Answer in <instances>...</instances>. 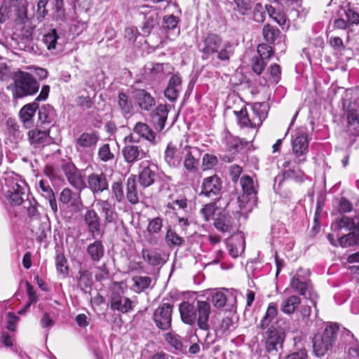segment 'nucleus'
I'll list each match as a JSON object with an SVG mask.
<instances>
[{
	"label": "nucleus",
	"mask_w": 359,
	"mask_h": 359,
	"mask_svg": "<svg viewBox=\"0 0 359 359\" xmlns=\"http://www.w3.org/2000/svg\"><path fill=\"white\" fill-rule=\"evenodd\" d=\"M339 11H343L350 26L359 24V14L351 6V4H348L345 7H341Z\"/></svg>",
	"instance_id": "47"
},
{
	"label": "nucleus",
	"mask_w": 359,
	"mask_h": 359,
	"mask_svg": "<svg viewBox=\"0 0 359 359\" xmlns=\"http://www.w3.org/2000/svg\"><path fill=\"white\" fill-rule=\"evenodd\" d=\"M29 142L34 147H39L50 143L49 131L34 129L28 132Z\"/></svg>",
	"instance_id": "32"
},
{
	"label": "nucleus",
	"mask_w": 359,
	"mask_h": 359,
	"mask_svg": "<svg viewBox=\"0 0 359 359\" xmlns=\"http://www.w3.org/2000/svg\"><path fill=\"white\" fill-rule=\"evenodd\" d=\"M215 228L222 232H229L232 229V222L229 217L221 215L215 221Z\"/></svg>",
	"instance_id": "49"
},
{
	"label": "nucleus",
	"mask_w": 359,
	"mask_h": 359,
	"mask_svg": "<svg viewBox=\"0 0 359 359\" xmlns=\"http://www.w3.org/2000/svg\"><path fill=\"white\" fill-rule=\"evenodd\" d=\"M301 298L295 294L284 299L280 305V311L287 315L293 314L301 304Z\"/></svg>",
	"instance_id": "36"
},
{
	"label": "nucleus",
	"mask_w": 359,
	"mask_h": 359,
	"mask_svg": "<svg viewBox=\"0 0 359 359\" xmlns=\"http://www.w3.org/2000/svg\"><path fill=\"white\" fill-rule=\"evenodd\" d=\"M84 221L93 238L100 233V222L97 213L94 210H88L84 215Z\"/></svg>",
	"instance_id": "29"
},
{
	"label": "nucleus",
	"mask_w": 359,
	"mask_h": 359,
	"mask_svg": "<svg viewBox=\"0 0 359 359\" xmlns=\"http://www.w3.org/2000/svg\"><path fill=\"white\" fill-rule=\"evenodd\" d=\"M341 340L344 344L348 346V355L349 359H359V341L348 330L343 328Z\"/></svg>",
	"instance_id": "22"
},
{
	"label": "nucleus",
	"mask_w": 359,
	"mask_h": 359,
	"mask_svg": "<svg viewBox=\"0 0 359 359\" xmlns=\"http://www.w3.org/2000/svg\"><path fill=\"white\" fill-rule=\"evenodd\" d=\"M347 121L349 127L354 130L359 128V107L356 109L351 108L347 114Z\"/></svg>",
	"instance_id": "55"
},
{
	"label": "nucleus",
	"mask_w": 359,
	"mask_h": 359,
	"mask_svg": "<svg viewBox=\"0 0 359 359\" xmlns=\"http://www.w3.org/2000/svg\"><path fill=\"white\" fill-rule=\"evenodd\" d=\"M178 19L177 17L171 15L165 16L163 18V27L165 29L170 31H174L177 27Z\"/></svg>",
	"instance_id": "64"
},
{
	"label": "nucleus",
	"mask_w": 359,
	"mask_h": 359,
	"mask_svg": "<svg viewBox=\"0 0 359 359\" xmlns=\"http://www.w3.org/2000/svg\"><path fill=\"white\" fill-rule=\"evenodd\" d=\"M100 140L99 133L96 130L86 131L82 133L74 141L75 149L80 153V156H92V153L84 151V149L93 150Z\"/></svg>",
	"instance_id": "11"
},
{
	"label": "nucleus",
	"mask_w": 359,
	"mask_h": 359,
	"mask_svg": "<svg viewBox=\"0 0 359 359\" xmlns=\"http://www.w3.org/2000/svg\"><path fill=\"white\" fill-rule=\"evenodd\" d=\"M339 331V325L332 323L325 327L323 332L315 334L312 342L316 356L323 357L332 351Z\"/></svg>",
	"instance_id": "2"
},
{
	"label": "nucleus",
	"mask_w": 359,
	"mask_h": 359,
	"mask_svg": "<svg viewBox=\"0 0 359 359\" xmlns=\"http://www.w3.org/2000/svg\"><path fill=\"white\" fill-rule=\"evenodd\" d=\"M39 83L31 74L22 71L15 73L12 87L13 99H20L32 95L39 90Z\"/></svg>",
	"instance_id": "4"
},
{
	"label": "nucleus",
	"mask_w": 359,
	"mask_h": 359,
	"mask_svg": "<svg viewBox=\"0 0 359 359\" xmlns=\"http://www.w3.org/2000/svg\"><path fill=\"white\" fill-rule=\"evenodd\" d=\"M170 67L168 63H156L152 64L151 67L149 68V74L154 79L160 77L165 73V68L168 69Z\"/></svg>",
	"instance_id": "58"
},
{
	"label": "nucleus",
	"mask_w": 359,
	"mask_h": 359,
	"mask_svg": "<svg viewBox=\"0 0 359 359\" xmlns=\"http://www.w3.org/2000/svg\"><path fill=\"white\" fill-rule=\"evenodd\" d=\"M211 306L205 301L198 300L196 305L188 302H183L179 306L181 319L183 323L194 325L196 322L198 327L203 330H208V323Z\"/></svg>",
	"instance_id": "1"
},
{
	"label": "nucleus",
	"mask_w": 359,
	"mask_h": 359,
	"mask_svg": "<svg viewBox=\"0 0 359 359\" xmlns=\"http://www.w3.org/2000/svg\"><path fill=\"white\" fill-rule=\"evenodd\" d=\"M359 233L358 232L351 231L348 234L341 236L338 238V243L342 248H347L355 245L358 243Z\"/></svg>",
	"instance_id": "48"
},
{
	"label": "nucleus",
	"mask_w": 359,
	"mask_h": 359,
	"mask_svg": "<svg viewBox=\"0 0 359 359\" xmlns=\"http://www.w3.org/2000/svg\"><path fill=\"white\" fill-rule=\"evenodd\" d=\"M265 348L269 353L278 351L282 348L285 339V333L280 330L271 326L268 328L264 335Z\"/></svg>",
	"instance_id": "15"
},
{
	"label": "nucleus",
	"mask_w": 359,
	"mask_h": 359,
	"mask_svg": "<svg viewBox=\"0 0 359 359\" xmlns=\"http://www.w3.org/2000/svg\"><path fill=\"white\" fill-rule=\"evenodd\" d=\"M124 142L126 144L122 149V154L126 163L133 164L147 157V151H144L140 147L133 144L139 142V138H137L134 133L126 136Z\"/></svg>",
	"instance_id": "8"
},
{
	"label": "nucleus",
	"mask_w": 359,
	"mask_h": 359,
	"mask_svg": "<svg viewBox=\"0 0 359 359\" xmlns=\"http://www.w3.org/2000/svg\"><path fill=\"white\" fill-rule=\"evenodd\" d=\"M169 109L165 104H159L151 114V123L156 130L161 132L165 128Z\"/></svg>",
	"instance_id": "20"
},
{
	"label": "nucleus",
	"mask_w": 359,
	"mask_h": 359,
	"mask_svg": "<svg viewBox=\"0 0 359 359\" xmlns=\"http://www.w3.org/2000/svg\"><path fill=\"white\" fill-rule=\"evenodd\" d=\"M234 45L229 41H223L221 39L219 47L217 48L214 54V59H217L222 62H229L230 58L234 54Z\"/></svg>",
	"instance_id": "33"
},
{
	"label": "nucleus",
	"mask_w": 359,
	"mask_h": 359,
	"mask_svg": "<svg viewBox=\"0 0 359 359\" xmlns=\"http://www.w3.org/2000/svg\"><path fill=\"white\" fill-rule=\"evenodd\" d=\"M265 9L269 16L276 22L280 26H283L286 22V18L283 13L280 10H277L272 5L266 4Z\"/></svg>",
	"instance_id": "46"
},
{
	"label": "nucleus",
	"mask_w": 359,
	"mask_h": 359,
	"mask_svg": "<svg viewBox=\"0 0 359 359\" xmlns=\"http://www.w3.org/2000/svg\"><path fill=\"white\" fill-rule=\"evenodd\" d=\"M62 170L69 184L79 191L86 189V180L83 171L79 170L72 162L62 165Z\"/></svg>",
	"instance_id": "13"
},
{
	"label": "nucleus",
	"mask_w": 359,
	"mask_h": 359,
	"mask_svg": "<svg viewBox=\"0 0 359 359\" xmlns=\"http://www.w3.org/2000/svg\"><path fill=\"white\" fill-rule=\"evenodd\" d=\"M118 104L123 116L132 114L133 107L129 96L123 93H120L118 97Z\"/></svg>",
	"instance_id": "45"
},
{
	"label": "nucleus",
	"mask_w": 359,
	"mask_h": 359,
	"mask_svg": "<svg viewBox=\"0 0 359 359\" xmlns=\"http://www.w3.org/2000/svg\"><path fill=\"white\" fill-rule=\"evenodd\" d=\"M309 153L308 135L306 133H298L292 142V159L285 158L282 166L284 168L294 167L292 165H299L306 161Z\"/></svg>",
	"instance_id": "5"
},
{
	"label": "nucleus",
	"mask_w": 359,
	"mask_h": 359,
	"mask_svg": "<svg viewBox=\"0 0 359 359\" xmlns=\"http://www.w3.org/2000/svg\"><path fill=\"white\" fill-rule=\"evenodd\" d=\"M131 290L136 293H141L149 288L152 280L149 276H135L132 278Z\"/></svg>",
	"instance_id": "39"
},
{
	"label": "nucleus",
	"mask_w": 359,
	"mask_h": 359,
	"mask_svg": "<svg viewBox=\"0 0 359 359\" xmlns=\"http://www.w3.org/2000/svg\"><path fill=\"white\" fill-rule=\"evenodd\" d=\"M20 205H22L23 208L26 209L27 215L29 217L36 218L39 216V212L37 209L38 203L34 198H29L28 197Z\"/></svg>",
	"instance_id": "50"
},
{
	"label": "nucleus",
	"mask_w": 359,
	"mask_h": 359,
	"mask_svg": "<svg viewBox=\"0 0 359 359\" xmlns=\"http://www.w3.org/2000/svg\"><path fill=\"white\" fill-rule=\"evenodd\" d=\"M123 290L118 283H114L110 294V307L113 311L126 313L133 309L134 302L124 297Z\"/></svg>",
	"instance_id": "9"
},
{
	"label": "nucleus",
	"mask_w": 359,
	"mask_h": 359,
	"mask_svg": "<svg viewBox=\"0 0 359 359\" xmlns=\"http://www.w3.org/2000/svg\"><path fill=\"white\" fill-rule=\"evenodd\" d=\"M43 42L48 50H60L63 41L56 29H50L43 36Z\"/></svg>",
	"instance_id": "27"
},
{
	"label": "nucleus",
	"mask_w": 359,
	"mask_h": 359,
	"mask_svg": "<svg viewBox=\"0 0 359 359\" xmlns=\"http://www.w3.org/2000/svg\"><path fill=\"white\" fill-rule=\"evenodd\" d=\"M78 287L83 292L90 289L93 285L91 273L87 269H81L77 276Z\"/></svg>",
	"instance_id": "41"
},
{
	"label": "nucleus",
	"mask_w": 359,
	"mask_h": 359,
	"mask_svg": "<svg viewBox=\"0 0 359 359\" xmlns=\"http://www.w3.org/2000/svg\"><path fill=\"white\" fill-rule=\"evenodd\" d=\"M133 133L149 142L151 145L157 144L156 133L145 123L137 122L133 128Z\"/></svg>",
	"instance_id": "28"
},
{
	"label": "nucleus",
	"mask_w": 359,
	"mask_h": 359,
	"mask_svg": "<svg viewBox=\"0 0 359 359\" xmlns=\"http://www.w3.org/2000/svg\"><path fill=\"white\" fill-rule=\"evenodd\" d=\"M173 305L162 303L154 311L153 319L156 325L162 330H167L171 327Z\"/></svg>",
	"instance_id": "14"
},
{
	"label": "nucleus",
	"mask_w": 359,
	"mask_h": 359,
	"mask_svg": "<svg viewBox=\"0 0 359 359\" xmlns=\"http://www.w3.org/2000/svg\"><path fill=\"white\" fill-rule=\"evenodd\" d=\"M223 142L226 144V149L230 151L238 149L240 146H243L241 139L228 133L225 135Z\"/></svg>",
	"instance_id": "56"
},
{
	"label": "nucleus",
	"mask_w": 359,
	"mask_h": 359,
	"mask_svg": "<svg viewBox=\"0 0 359 359\" xmlns=\"http://www.w3.org/2000/svg\"><path fill=\"white\" fill-rule=\"evenodd\" d=\"M179 154L181 155V162L183 168L189 173H196L198 170L201 150L196 147L184 144L182 142L179 146Z\"/></svg>",
	"instance_id": "7"
},
{
	"label": "nucleus",
	"mask_w": 359,
	"mask_h": 359,
	"mask_svg": "<svg viewBox=\"0 0 359 359\" xmlns=\"http://www.w3.org/2000/svg\"><path fill=\"white\" fill-rule=\"evenodd\" d=\"M104 252V246L100 241L97 240L87 247V253L94 262H98L103 257Z\"/></svg>",
	"instance_id": "38"
},
{
	"label": "nucleus",
	"mask_w": 359,
	"mask_h": 359,
	"mask_svg": "<svg viewBox=\"0 0 359 359\" xmlns=\"http://www.w3.org/2000/svg\"><path fill=\"white\" fill-rule=\"evenodd\" d=\"M164 159L171 168H177L181 164V155L179 154V149H177L171 142L167 145L165 150Z\"/></svg>",
	"instance_id": "34"
},
{
	"label": "nucleus",
	"mask_w": 359,
	"mask_h": 359,
	"mask_svg": "<svg viewBox=\"0 0 359 359\" xmlns=\"http://www.w3.org/2000/svg\"><path fill=\"white\" fill-rule=\"evenodd\" d=\"M342 229L348 231L353 230L359 233V215H356L354 218L343 216L332 224V229L335 232H338Z\"/></svg>",
	"instance_id": "24"
},
{
	"label": "nucleus",
	"mask_w": 359,
	"mask_h": 359,
	"mask_svg": "<svg viewBox=\"0 0 359 359\" xmlns=\"http://www.w3.org/2000/svg\"><path fill=\"white\" fill-rule=\"evenodd\" d=\"M39 108V104L36 102L24 105L19 112V117L23 126L26 128H30L34 126V116Z\"/></svg>",
	"instance_id": "23"
},
{
	"label": "nucleus",
	"mask_w": 359,
	"mask_h": 359,
	"mask_svg": "<svg viewBox=\"0 0 359 359\" xmlns=\"http://www.w3.org/2000/svg\"><path fill=\"white\" fill-rule=\"evenodd\" d=\"M252 116L254 120L252 121L254 126L260 127L262 122L266 119L268 115L269 106L264 102H255L251 106Z\"/></svg>",
	"instance_id": "31"
},
{
	"label": "nucleus",
	"mask_w": 359,
	"mask_h": 359,
	"mask_svg": "<svg viewBox=\"0 0 359 359\" xmlns=\"http://www.w3.org/2000/svg\"><path fill=\"white\" fill-rule=\"evenodd\" d=\"M6 182L8 188L7 196L11 204L19 205L28 198L27 184L19 176L8 177Z\"/></svg>",
	"instance_id": "6"
},
{
	"label": "nucleus",
	"mask_w": 359,
	"mask_h": 359,
	"mask_svg": "<svg viewBox=\"0 0 359 359\" xmlns=\"http://www.w3.org/2000/svg\"><path fill=\"white\" fill-rule=\"evenodd\" d=\"M309 276L310 272L308 269L299 268L291 278L290 287L294 292L310 300L313 305L316 307L318 296L313 289Z\"/></svg>",
	"instance_id": "3"
},
{
	"label": "nucleus",
	"mask_w": 359,
	"mask_h": 359,
	"mask_svg": "<svg viewBox=\"0 0 359 359\" xmlns=\"http://www.w3.org/2000/svg\"><path fill=\"white\" fill-rule=\"evenodd\" d=\"M142 254L144 261L151 266H158L164 263L161 255L157 251L143 249Z\"/></svg>",
	"instance_id": "44"
},
{
	"label": "nucleus",
	"mask_w": 359,
	"mask_h": 359,
	"mask_svg": "<svg viewBox=\"0 0 359 359\" xmlns=\"http://www.w3.org/2000/svg\"><path fill=\"white\" fill-rule=\"evenodd\" d=\"M86 180V189H89L95 196L108 189L107 176L102 172L89 174Z\"/></svg>",
	"instance_id": "16"
},
{
	"label": "nucleus",
	"mask_w": 359,
	"mask_h": 359,
	"mask_svg": "<svg viewBox=\"0 0 359 359\" xmlns=\"http://www.w3.org/2000/svg\"><path fill=\"white\" fill-rule=\"evenodd\" d=\"M277 315L278 309L276 304L273 302H271L268 306L265 315L262 318L259 324V327L261 330L268 328L272 320L277 316Z\"/></svg>",
	"instance_id": "40"
},
{
	"label": "nucleus",
	"mask_w": 359,
	"mask_h": 359,
	"mask_svg": "<svg viewBox=\"0 0 359 359\" xmlns=\"http://www.w3.org/2000/svg\"><path fill=\"white\" fill-rule=\"evenodd\" d=\"M97 155L100 161L104 162L112 161L114 158V154L110 148L109 144L101 145L98 149Z\"/></svg>",
	"instance_id": "53"
},
{
	"label": "nucleus",
	"mask_w": 359,
	"mask_h": 359,
	"mask_svg": "<svg viewBox=\"0 0 359 359\" xmlns=\"http://www.w3.org/2000/svg\"><path fill=\"white\" fill-rule=\"evenodd\" d=\"M165 340L171 346L175 348V351H182L183 344L181 337L179 335L173 333H168L165 335Z\"/></svg>",
	"instance_id": "57"
},
{
	"label": "nucleus",
	"mask_w": 359,
	"mask_h": 359,
	"mask_svg": "<svg viewBox=\"0 0 359 359\" xmlns=\"http://www.w3.org/2000/svg\"><path fill=\"white\" fill-rule=\"evenodd\" d=\"M165 241L169 245L180 246L184 243V240L174 230L169 229L166 232Z\"/></svg>",
	"instance_id": "52"
},
{
	"label": "nucleus",
	"mask_w": 359,
	"mask_h": 359,
	"mask_svg": "<svg viewBox=\"0 0 359 359\" xmlns=\"http://www.w3.org/2000/svg\"><path fill=\"white\" fill-rule=\"evenodd\" d=\"M95 203L99 211L104 215L107 222L111 223L116 220L117 214L107 200L97 199Z\"/></svg>",
	"instance_id": "35"
},
{
	"label": "nucleus",
	"mask_w": 359,
	"mask_h": 359,
	"mask_svg": "<svg viewBox=\"0 0 359 359\" xmlns=\"http://www.w3.org/2000/svg\"><path fill=\"white\" fill-rule=\"evenodd\" d=\"M38 117L41 124L50 123L55 117L54 109L49 104L39 107Z\"/></svg>",
	"instance_id": "43"
},
{
	"label": "nucleus",
	"mask_w": 359,
	"mask_h": 359,
	"mask_svg": "<svg viewBox=\"0 0 359 359\" xmlns=\"http://www.w3.org/2000/svg\"><path fill=\"white\" fill-rule=\"evenodd\" d=\"M233 113L236 116L238 119V123L241 128L249 127L251 128H255L258 126H254L252 121L254 120L253 116H250L248 113L245 107L242 108L240 111H234Z\"/></svg>",
	"instance_id": "42"
},
{
	"label": "nucleus",
	"mask_w": 359,
	"mask_h": 359,
	"mask_svg": "<svg viewBox=\"0 0 359 359\" xmlns=\"http://www.w3.org/2000/svg\"><path fill=\"white\" fill-rule=\"evenodd\" d=\"M218 163L216 156L210 154H205L202 158V168L203 170H210Z\"/></svg>",
	"instance_id": "59"
},
{
	"label": "nucleus",
	"mask_w": 359,
	"mask_h": 359,
	"mask_svg": "<svg viewBox=\"0 0 359 359\" xmlns=\"http://www.w3.org/2000/svg\"><path fill=\"white\" fill-rule=\"evenodd\" d=\"M284 176L285 177L294 179L297 182H302L306 179V175L304 172L298 169V170H287L284 172Z\"/></svg>",
	"instance_id": "62"
},
{
	"label": "nucleus",
	"mask_w": 359,
	"mask_h": 359,
	"mask_svg": "<svg viewBox=\"0 0 359 359\" xmlns=\"http://www.w3.org/2000/svg\"><path fill=\"white\" fill-rule=\"evenodd\" d=\"M238 11L241 15H247L252 8V0H233Z\"/></svg>",
	"instance_id": "61"
},
{
	"label": "nucleus",
	"mask_w": 359,
	"mask_h": 359,
	"mask_svg": "<svg viewBox=\"0 0 359 359\" xmlns=\"http://www.w3.org/2000/svg\"><path fill=\"white\" fill-rule=\"evenodd\" d=\"M140 168L141 170L138 175L140 185L145 188L150 187L155 182L158 177L157 166L149 161H145L142 162Z\"/></svg>",
	"instance_id": "18"
},
{
	"label": "nucleus",
	"mask_w": 359,
	"mask_h": 359,
	"mask_svg": "<svg viewBox=\"0 0 359 359\" xmlns=\"http://www.w3.org/2000/svg\"><path fill=\"white\" fill-rule=\"evenodd\" d=\"M38 192L45 198L49 203V205L54 213L57 212V205L54 192L50 187L49 182L46 180H41L36 187Z\"/></svg>",
	"instance_id": "25"
},
{
	"label": "nucleus",
	"mask_w": 359,
	"mask_h": 359,
	"mask_svg": "<svg viewBox=\"0 0 359 359\" xmlns=\"http://www.w3.org/2000/svg\"><path fill=\"white\" fill-rule=\"evenodd\" d=\"M211 302L216 308L226 307V310L233 311L236 309L237 303L236 291L224 288L220 290H214L211 293Z\"/></svg>",
	"instance_id": "10"
},
{
	"label": "nucleus",
	"mask_w": 359,
	"mask_h": 359,
	"mask_svg": "<svg viewBox=\"0 0 359 359\" xmlns=\"http://www.w3.org/2000/svg\"><path fill=\"white\" fill-rule=\"evenodd\" d=\"M243 195L238 198V202L241 208L245 207V204L248 202V198H254L257 194L254 181L252 177L248 175H243L240 180Z\"/></svg>",
	"instance_id": "19"
},
{
	"label": "nucleus",
	"mask_w": 359,
	"mask_h": 359,
	"mask_svg": "<svg viewBox=\"0 0 359 359\" xmlns=\"http://www.w3.org/2000/svg\"><path fill=\"white\" fill-rule=\"evenodd\" d=\"M222 187L221 179L216 175L203 179L200 195L216 199Z\"/></svg>",
	"instance_id": "17"
},
{
	"label": "nucleus",
	"mask_w": 359,
	"mask_h": 359,
	"mask_svg": "<svg viewBox=\"0 0 359 359\" xmlns=\"http://www.w3.org/2000/svg\"><path fill=\"white\" fill-rule=\"evenodd\" d=\"M133 97L135 103L142 110L149 111L156 104L154 98L143 89L135 90Z\"/></svg>",
	"instance_id": "26"
},
{
	"label": "nucleus",
	"mask_w": 359,
	"mask_h": 359,
	"mask_svg": "<svg viewBox=\"0 0 359 359\" xmlns=\"http://www.w3.org/2000/svg\"><path fill=\"white\" fill-rule=\"evenodd\" d=\"M126 198L128 202L133 205L139 203V195L137 189L136 177L130 175L126 182Z\"/></svg>",
	"instance_id": "37"
},
{
	"label": "nucleus",
	"mask_w": 359,
	"mask_h": 359,
	"mask_svg": "<svg viewBox=\"0 0 359 359\" xmlns=\"http://www.w3.org/2000/svg\"><path fill=\"white\" fill-rule=\"evenodd\" d=\"M221 37L215 34H208L203 36L198 43L199 52L203 60H214V54L221 43Z\"/></svg>",
	"instance_id": "12"
},
{
	"label": "nucleus",
	"mask_w": 359,
	"mask_h": 359,
	"mask_svg": "<svg viewBox=\"0 0 359 359\" xmlns=\"http://www.w3.org/2000/svg\"><path fill=\"white\" fill-rule=\"evenodd\" d=\"M257 53L259 55V58L264 60H269L273 54V49L271 46L268 44H259L257 46Z\"/></svg>",
	"instance_id": "60"
},
{
	"label": "nucleus",
	"mask_w": 359,
	"mask_h": 359,
	"mask_svg": "<svg viewBox=\"0 0 359 359\" xmlns=\"http://www.w3.org/2000/svg\"><path fill=\"white\" fill-rule=\"evenodd\" d=\"M48 3V0H39L37 2V9L35 13L37 20L41 21L48 15V10L46 9V5Z\"/></svg>",
	"instance_id": "63"
},
{
	"label": "nucleus",
	"mask_w": 359,
	"mask_h": 359,
	"mask_svg": "<svg viewBox=\"0 0 359 359\" xmlns=\"http://www.w3.org/2000/svg\"><path fill=\"white\" fill-rule=\"evenodd\" d=\"M262 34L264 39L269 43H272L278 40L276 46H278L281 52L285 51V44L281 42L280 32L278 28L266 25L263 28Z\"/></svg>",
	"instance_id": "30"
},
{
	"label": "nucleus",
	"mask_w": 359,
	"mask_h": 359,
	"mask_svg": "<svg viewBox=\"0 0 359 359\" xmlns=\"http://www.w3.org/2000/svg\"><path fill=\"white\" fill-rule=\"evenodd\" d=\"M163 227V219L161 217L149 220L147 231L150 236L158 234L161 231Z\"/></svg>",
	"instance_id": "51"
},
{
	"label": "nucleus",
	"mask_w": 359,
	"mask_h": 359,
	"mask_svg": "<svg viewBox=\"0 0 359 359\" xmlns=\"http://www.w3.org/2000/svg\"><path fill=\"white\" fill-rule=\"evenodd\" d=\"M141 13L144 15V22L142 27V34L148 35L152 29L158 24V13L156 9L148 6H142Z\"/></svg>",
	"instance_id": "21"
},
{
	"label": "nucleus",
	"mask_w": 359,
	"mask_h": 359,
	"mask_svg": "<svg viewBox=\"0 0 359 359\" xmlns=\"http://www.w3.org/2000/svg\"><path fill=\"white\" fill-rule=\"evenodd\" d=\"M55 266L58 273L64 276H67L68 274L69 267L67 265V260L63 254H57L55 257Z\"/></svg>",
	"instance_id": "54"
}]
</instances>
